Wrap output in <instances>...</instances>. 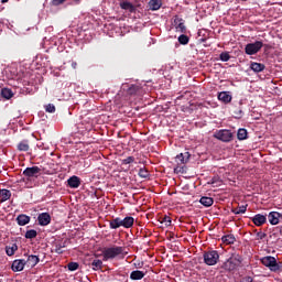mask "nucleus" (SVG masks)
<instances>
[{
  "mask_svg": "<svg viewBox=\"0 0 282 282\" xmlns=\"http://www.w3.org/2000/svg\"><path fill=\"white\" fill-rule=\"evenodd\" d=\"M243 263V257L239 253H232L221 265L223 270L226 272H235L237 268H241Z\"/></svg>",
  "mask_w": 282,
  "mask_h": 282,
  "instance_id": "f257e3e1",
  "label": "nucleus"
},
{
  "mask_svg": "<svg viewBox=\"0 0 282 282\" xmlns=\"http://www.w3.org/2000/svg\"><path fill=\"white\" fill-rule=\"evenodd\" d=\"M102 254H104V261H109V259H116V257H120V254H124V247L112 246L110 248H106Z\"/></svg>",
  "mask_w": 282,
  "mask_h": 282,
  "instance_id": "f03ea898",
  "label": "nucleus"
},
{
  "mask_svg": "<svg viewBox=\"0 0 282 282\" xmlns=\"http://www.w3.org/2000/svg\"><path fill=\"white\" fill-rule=\"evenodd\" d=\"M262 47H263V42L256 41V42L249 43L245 46V53L248 56H254V54H259V52H261Z\"/></svg>",
  "mask_w": 282,
  "mask_h": 282,
  "instance_id": "7ed1b4c3",
  "label": "nucleus"
},
{
  "mask_svg": "<svg viewBox=\"0 0 282 282\" xmlns=\"http://www.w3.org/2000/svg\"><path fill=\"white\" fill-rule=\"evenodd\" d=\"M214 138H216V140H220V142H232V138H235V135L230 130L223 129L216 131L214 133Z\"/></svg>",
  "mask_w": 282,
  "mask_h": 282,
  "instance_id": "20e7f679",
  "label": "nucleus"
},
{
  "mask_svg": "<svg viewBox=\"0 0 282 282\" xmlns=\"http://www.w3.org/2000/svg\"><path fill=\"white\" fill-rule=\"evenodd\" d=\"M262 265H265V268L270 269L272 272H276L279 270V263L276 262V258L272 256H267L261 258Z\"/></svg>",
  "mask_w": 282,
  "mask_h": 282,
  "instance_id": "39448f33",
  "label": "nucleus"
},
{
  "mask_svg": "<svg viewBox=\"0 0 282 282\" xmlns=\"http://www.w3.org/2000/svg\"><path fill=\"white\" fill-rule=\"evenodd\" d=\"M217 261H219V252L212 250L204 253L206 265H217Z\"/></svg>",
  "mask_w": 282,
  "mask_h": 282,
  "instance_id": "423d86ee",
  "label": "nucleus"
},
{
  "mask_svg": "<svg viewBox=\"0 0 282 282\" xmlns=\"http://www.w3.org/2000/svg\"><path fill=\"white\" fill-rule=\"evenodd\" d=\"M23 175H24V177H26V180L29 182H30V180H32V177L37 178L39 175H41V167H39V166L26 167L23 171Z\"/></svg>",
  "mask_w": 282,
  "mask_h": 282,
  "instance_id": "0eeeda50",
  "label": "nucleus"
},
{
  "mask_svg": "<svg viewBox=\"0 0 282 282\" xmlns=\"http://www.w3.org/2000/svg\"><path fill=\"white\" fill-rule=\"evenodd\" d=\"M184 23H185L184 19L180 18V15L174 17L173 25H174L176 32L186 34V25Z\"/></svg>",
  "mask_w": 282,
  "mask_h": 282,
  "instance_id": "6e6552de",
  "label": "nucleus"
},
{
  "mask_svg": "<svg viewBox=\"0 0 282 282\" xmlns=\"http://www.w3.org/2000/svg\"><path fill=\"white\" fill-rule=\"evenodd\" d=\"M67 243H69V239L55 240L53 242L54 252H56V254H63V248H67Z\"/></svg>",
  "mask_w": 282,
  "mask_h": 282,
  "instance_id": "1a4fd4ad",
  "label": "nucleus"
},
{
  "mask_svg": "<svg viewBox=\"0 0 282 282\" xmlns=\"http://www.w3.org/2000/svg\"><path fill=\"white\" fill-rule=\"evenodd\" d=\"M37 221L40 226H50L52 224V216L50 213H41L37 216Z\"/></svg>",
  "mask_w": 282,
  "mask_h": 282,
  "instance_id": "9d476101",
  "label": "nucleus"
},
{
  "mask_svg": "<svg viewBox=\"0 0 282 282\" xmlns=\"http://www.w3.org/2000/svg\"><path fill=\"white\" fill-rule=\"evenodd\" d=\"M26 265L25 259H18L12 262L11 270L13 272H23Z\"/></svg>",
  "mask_w": 282,
  "mask_h": 282,
  "instance_id": "9b49d317",
  "label": "nucleus"
},
{
  "mask_svg": "<svg viewBox=\"0 0 282 282\" xmlns=\"http://www.w3.org/2000/svg\"><path fill=\"white\" fill-rule=\"evenodd\" d=\"M281 217H282V215L279 212H270L268 215V219H269V223L271 224V226L279 225Z\"/></svg>",
  "mask_w": 282,
  "mask_h": 282,
  "instance_id": "f8f14e48",
  "label": "nucleus"
},
{
  "mask_svg": "<svg viewBox=\"0 0 282 282\" xmlns=\"http://www.w3.org/2000/svg\"><path fill=\"white\" fill-rule=\"evenodd\" d=\"M129 96H142V87L139 85L132 84L128 88Z\"/></svg>",
  "mask_w": 282,
  "mask_h": 282,
  "instance_id": "ddd939ff",
  "label": "nucleus"
},
{
  "mask_svg": "<svg viewBox=\"0 0 282 282\" xmlns=\"http://www.w3.org/2000/svg\"><path fill=\"white\" fill-rule=\"evenodd\" d=\"M144 276H147V272L140 270H135L130 273L131 281H142Z\"/></svg>",
  "mask_w": 282,
  "mask_h": 282,
  "instance_id": "4468645a",
  "label": "nucleus"
},
{
  "mask_svg": "<svg viewBox=\"0 0 282 282\" xmlns=\"http://www.w3.org/2000/svg\"><path fill=\"white\" fill-rule=\"evenodd\" d=\"M218 100L228 105L229 102H232V96L228 91H221L218 94Z\"/></svg>",
  "mask_w": 282,
  "mask_h": 282,
  "instance_id": "2eb2a0df",
  "label": "nucleus"
},
{
  "mask_svg": "<svg viewBox=\"0 0 282 282\" xmlns=\"http://www.w3.org/2000/svg\"><path fill=\"white\" fill-rule=\"evenodd\" d=\"M40 261L41 259L39 258V256H34V254L29 256L28 259L25 260L26 265L29 268H35V265H39Z\"/></svg>",
  "mask_w": 282,
  "mask_h": 282,
  "instance_id": "dca6fc26",
  "label": "nucleus"
},
{
  "mask_svg": "<svg viewBox=\"0 0 282 282\" xmlns=\"http://www.w3.org/2000/svg\"><path fill=\"white\" fill-rule=\"evenodd\" d=\"M265 221H268V218L261 214H257L252 218V223L254 224V226H258V227L263 226V224H265Z\"/></svg>",
  "mask_w": 282,
  "mask_h": 282,
  "instance_id": "f3484780",
  "label": "nucleus"
},
{
  "mask_svg": "<svg viewBox=\"0 0 282 282\" xmlns=\"http://www.w3.org/2000/svg\"><path fill=\"white\" fill-rule=\"evenodd\" d=\"M250 69L254 72L256 74H259L265 69V64L257 63V62H251L250 63Z\"/></svg>",
  "mask_w": 282,
  "mask_h": 282,
  "instance_id": "a211bd4d",
  "label": "nucleus"
},
{
  "mask_svg": "<svg viewBox=\"0 0 282 282\" xmlns=\"http://www.w3.org/2000/svg\"><path fill=\"white\" fill-rule=\"evenodd\" d=\"M188 160H191L189 152H184V153H180L178 155H176L177 164H186V162H188Z\"/></svg>",
  "mask_w": 282,
  "mask_h": 282,
  "instance_id": "6ab92c4d",
  "label": "nucleus"
},
{
  "mask_svg": "<svg viewBox=\"0 0 282 282\" xmlns=\"http://www.w3.org/2000/svg\"><path fill=\"white\" fill-rule=\"evenodd\" d=\"M67 184H68L69 188H78V186H80V177H78L76 175L70 176L67 180Z\"/></svg>",
  "mask_w": 282,
  "mask_h": 282,
  "instance_id": "aec40b11",
  "label": "nucleus"
},
{
  "mask_svg": "<svg viewBox=\"0 0 282 282\" xmlns=\"http://www.w3.org/2000/svg\"><path fill=\"white\" fill-rule=\"evenodd\" d=\"M15 220L18 226H28V224L31 221V218L25 214H20Z\"/></svg>",
  "mask_w": 282,
  "mask_h": 282,
  "instance_id": "412c9836",
  "label": "nucleus"
},
{
  "mask_svg": "<svg viewBox=\"0 0 282 282\" xmlns=\"http://www.w3.org/2000/svg\"><path fill=\"white\" fill-rule=\"evenodd\" d=\"M149 10H152V12H155L162 8V0H150L149 3Z\"/></svg>",
  "mask_w": 282,
  "mask_h": 282,
  "instance_id": "4be33fe9",
  "label": "nucleus"
},
{
  "mask_svg": "<svg viewBox=\"0 0 282 282\" xmlns=\"http://www.w3.org/2000/svg\"><path fill=\"white\" fill-rule=\"evenodd\" d=\"M109 226L111 230H118V228L122 227V218L117 217L109 221Z\"/></svg>",
  "mask_w": 282,
  "mask_h": 282,
  "instance_id": "5701e85b",
  "label": "nucleus"
},
{
  "mask_svg": "<svg viewBox=\"0 0 282 282\" xmlns=\"http://www.w3.org/2000/svg\"><path fill=\"white\" fill-rule=\"evenodd\" d=\"M221 241L226 246H231L232 243H235V241H237V238H235V235L229 234V235L223 236Z\"/></svg>",
  "mask_w": 282,
  "mask_h": 282,
  "instance_id": "b1692460",
  "label": "nucleus"
},
{
  "mask_svg": "<svg viewBox=\"0 0 282 282\" xmlns=\"http://www.w3.org/2000/svg\"><path fill=\"white\" fill-rule=\"evenodd\" d=\"M199 204H202L206 208H209V206H213V204H215V199H213V197L203 196L199 199Z\"/></svg>",
  "mask_w": 282,
  "mask_h": 282,
  "instance_id": "393cba45",
  "label": "nucleus"
},
{
  "mask_svg": "<svg viewBox=\"0 0 282 282\" xmlns=\"http://www.w3.org/2000/svg\"><path fill=\"white\" fill-rule=\"evenodd\" d=\"M12 197V192L10 189H0V202L3 204V202H8Z\"/></svg>",
  "mask_w": 282,
  "mask_h": 282,
  "instance_id": "a878e982",
  "label": "nucleus"
},
{
  "mask_svg": "<svg viewBox=\"0 0 282 282\" xmlns=\"http://www.w3.org/2000/svg\"><path fill=\"white\" fill-rule=\"evenodd\" d=\"M135 219L131 216H127L124 219H121V226L123 228H131L134 224Z\"/></svg>",
  "mask_w": 282,
  "mask_h": 282,
  "instance_id": "bb28decb",
  "label": "nucleus"
},
{
  "mask_svg": "<svg viewBox=\"0 0 282 282\" xmlns=\"http://www.w3.org/2000/svg\"><path fill=\"white\" fill-rule=\"evenodd\" d=\"M121 10H128V12H135V6L129 1L120 2Z\"/></svg>",
  "mask_w": 282,
  "mask_h": 282,
  "instance_id": "cd10ccee",
  "label": "nucleus"
},
{
  "mask_svg": "<svg viewBox=\"0 0 282 282\" xmlns=\"http://www.w3.org/2000/svg\"><path fill=\"white\" fill-rule=\"evenodd\" d=\"M17 250H19V246L17 243L6 247V253L8 257H14V252H17Z\"/></svg>",
  "mask_w": 282,
  "mask_h": 282,
  "instance_id": "c85d7f7f",
  "label": "nucleus"
},
{
  "mask_svg": "<svg viewBox=\"0 0 282 282\" xmlns=\"http://www.w3.org/2000/svg\"><path fill=\"white\" fill-rule=\"evenodd\" d=\"M14 96V93H12V89L10 88H2L1 89V97L6 98V100H10Z\"/></svg>",
  "mask_w": 282,
  "mask_h": 282,
  "instance_id": "c756f323",
  "label": "nucleus"
},
{
  "mask_svg": "<svg viewBox=\"0 0 282 282\" xmlns=\"http://www.w3.org/2000/svg\"><path fill=\"white\" fill-rule=\"evenodd\" d=\"M246 210H248V205H242L236 208H231V213H234V215H243L246 214Z\"/></svg>",
  "mask_w": 282,
  "mask_h": 282,
  "instance_id": "7c9ffc66",
  "label": "nucleus"
},
{
  "mask_svg": "<svg viewBox=\"0 0 282 282\" xmlns=\"http://www.w3.org/2000/svg\"><path fill=\"white\" fill-rule=\"evenodd\" d=\"M208 184H212L214 188H217L224 184V181H221V177L219 176H214Z\"/></svg>",
  "mask_w": 282,
  "mask_h": 282,
  "instance_id": "2f4dec72",
  "label": "nucleus"
},
{
  "mask_svg": "<svg viewBox=\"0 0 282 282\" xmlns=\"http://www.w3.org/2000/svg\"><path fill=\"white\" fill-rule=\"evenodd\" d=\"M238 140H248V130L240 128L237 132Z\"/></svg>",
  "mask_w": 282,
  "mask_h": 282,
  "instance_id": "473e14b6",
  "label": "nucleus"
},
{
  "mask_svg": "<svg viewBox=\"0 0 282 282\" xmlns=\"http://www.w3.org/2000/svg\"><path fill=\"white\" fill-rule=\"evenodd\" d=\"M39 232L35 229L26 230L24 237L25 239H36Z\"/></svg>",
  "mask_w": 282,
  "mask_h": 282,
  "instance_id": "72a5a7b5",
  "label": "nucleus"
},
{
  "mask_svg": "<svg viewBox=\"0 0 282 282\" xmlns=\"http://www.w3.org/2000/svg\"><path fill=\"white\" fill-rule=\"evenodd\" d=\"M189 41H191V37H188V35L186 34H182L178 36V43L181 45H188Z\"/></svg>",
  "mask_w": 282,
  "mask_h": 282,
  "instance_id": "f704fd0d",
  "label": "nucleus"
},
{
  "mask_svg": "<svg viewBox=\"0 0 282 282\" xmlns=\"http://www.w3.org/2000/svg\"><path fill=\"white\" fill-rule=\"evenodd\" d=\"M18 151H30V143L22 141L18 144Z\"/></svg>",
  "mask_w": 282,
  "mask_h": 282,
  "instance_id": "c9c22d12",
  "label": "nucleus"
},
{
  "mask_svg": "<svg viewBox=\"0 0 282 282\" xmlns=\"http://www.w3.org/2000/svg\"><path fill=\"white\" fill-rule=\"evenodd\" d=\"M91 268H93V270H102V260H98V259H96V260H94L93 262H91Z\"/></svg>",
  "mask_w": 282,
  "mask_h": 282,
  "instance_id": "e433bc0d",
  "label": "nucleus"
},
{
  "mask_svg": "<svg viewBox=\"0 0 282 282\" xmlns=\"http://www.w3.org/2000/svg\"><path fill=\"white\" fill-rule=\"evenodd\" d=\"M67 268H68L69 272H76V270H78V268H80V264H78V262H69L67 264Z\"/></svg>",
  "mask_w": 282,
  "mask_h": 282,
  "instance_id": "4c0bfd02",
  "label": "nucleus"
},
{
  "mask_svg": "<svg viewBox=\"0 0 282 282\" xmlns=\"http://www.w3.org/2000/svg\"><path fill=\"white\" fill-rule=\"evenodd\" d=\"M219 58L223 61V63H228V61H230V53L223 52L220 53Z\"/></svg>",
  "mask_w": 282,
  "mask_h": 282,
  "instance_id": "58836bf2",
  "label": "nucleus"
},
{
  "mask_svg": "<svg viewBox=\"0 0 282 282\" xmlns=\"http://www.w3.org/2000/svg\"><path fill=\"white\" fill-rule=\"evenodd\" d=\"M139 177H142L143 180H147V177H149V171L144 167H141L139 170Z\"/></svg>",
  "mask_w": 282,
  "mask_h": 282,
  "instance_id": "ea45409f",
  "label": "nucleus"
},
{
  "mask_svg": "<svg viewBox=\"0 0 282 282\" xmlns=\"http://www.w3.org/2000/svg\"><path fill=\"white\" fill-rule=\"evenodd\" d=\"M45 111L47 113H54L56 111V106H54L53 104H48L45 106Z\"/></svg>",
  "mask_w": 282,
  "mask_h": 282,
  "instance_id": "a19ab883",
  "label": "nucleus"
},
{
  "mask_svg": "<svg viewBox=\"0 0 282 282\" xmlns=\"http://www.w3.org/2000/svg\"><path fill=\"white\" fill-rule=\"evenodd\" d=\"M161 224H165V226H171V217L164 216L163 218H161Z\"/></svg>",
  "mask_w": 282,
  "mask_h": 282,
  "instance_id": "79ce46f5",
  "label": "nucleus"
},
{
  "mask_svg": "<svg viewBox=\"0 0 282 282\" xmlns=\"http://www.w3.org/2000/svg\"><path fill=\"white\" fill-rule=\"evenodd\" d=\"M234 113H235V118H237L238 120L243 118V110L241 109L234 111Z\"/></svg>",
  "mask_w": 282,
  "mask_h": 282,
  "instance_id": "37998d69",
  "label": "nucleus"
},
{
  "mask_svg": "<svg viewBox=\"0 0 282 282\" xmlns=\"http://www.w3.org/2000/svg\"><path fill=\"white\" fill-rule=\"evenodd\" d=\"M133 162H135V158L133 156H128L123 160V164H133Z\"/></svg>",
  "mask_w": 282,
  "mask_h": 282,
  "instance_id": "c03bdc74",
  "label": "nucleus"
},
{
  "mask_svg": "<svg viewBox=\"0 0 282 282\" xmlns=\"http://www.w3.org/2000/svg\"><path fill=\"white\" fill-rule=\"evenodd\" d=\"M67 0H52V6H63Z\"/></svg>",
  "mask_w": 282,
  "mask_h": 282,
  "instance_id": "a18cd8bd",
  "label": "nucleus"
},
{
  "mask_svg": "<svg viewBox=\"0 0 282 282\" xmlns=\"http://www.w3.org/2000/svg\"><path fill=\"white\" fill-rule=\"evenodd\" d=\"M133 265H134V268H137V269H142V268H144V262H142V261H137V262L133 263Z\"/></svg>",
  "mask_w": 282,
  "mask_h": 282,
  "instance_id": "49530a36",
  "label": "nucleus"
},
{
  "mask_svg": "<svg viewBox=\"0 0 282 282\" xmlns=\"http://www.w3.org/2000/svg\"><path fill=\"white\" fill-rule=\"evenodd\" d=\"M257 237L260 239H265V237H268V235L263 231H259V232H257Z\"/></svg>",
  "mask_w": 282,
  "mask_h": 282,
  "instance_id": "de8ad7c7",
  "label": "nucleus"
},
{
  "mask_svg": "<svg viewBox=\"0 0 282 282\" xmlns=\"http://www.w3.org/2000/svg\"><path fill=\"white\" fill-rule=\"evenodd\" d=\"M240 282H254V281L252 280V276H245L240 280Z\"/></svg>",
  "mask_w": 282,
  "mask_h": 282,
  "instance_id": "09e8293b",
  "label": "nucleus"
},
{
  "mask_svg": "<svg viewBox=\"0 0 282 282\" xmlns=\"http://www.w3.org/2000/svg\"><path fill=\"white\" fill-rule=\"evenodd\" d=\"M78 64L76 63V62H74L73 64H72V67L74 68V69H76V66H77Z\"/></svg>",
  "mask_w": 282,
  "mask_h": 282,
  "instance_id": "8fccbe9b",
  "label": "nucleus"
},
{
  "mask_svg": "<svg viewBox=\"0 0 282 282\" xmlns=\"http://www.w3.org/2000/svg\"><path fill=\"white\" fill-rule=\"evenodd\" d=\"M74 3H75L76 6H79L80 0H74Z\"/></svg>",
  "mask_w": 282,
  "mask_h": 282,
  "instance_id": "3c124183",
  "label": "nucleus"
},
{
  "mask_svg": "<svg viewBox=\"0 0 282 282\" xmlns=\"http://www.w3.org/2000/svg\"><path fill=\"white\" fill-rule=\"evenodd\" d=\"M10 0H1V3H8Z\"/></svg>",
  "mask_w": 282,
  "mask_h": 282,
  "instance_id": "603ef678",
  "label": "nucleus"
},
{
  "mask_svg": "<svg viewBox=\"0 0 282 282\" xmlns=\"http://www.w3.org/2000/svg\"><path fill=\"white\" fill-rule=\"evenodd\" d=\"M280 235L282 236V226L280 227Z\"/></svg>",
  "mask_w": 282,
  "mask_h": 282,
  "instance_id": "864d4df0",
  "label": "nucleus"
},
{
  "mask_svg": "<svg viewBox=\"0 0 282 282\" xmlns=\"http://www.w3.org/2000/svg\"><path fill=\"white\" fill-rule=\"evenodd\" d=\"M0 282H1V280H0Z\"/></svg>",
  "mask_w": 282,
  "mask_h": 282,
  "instance_id": "5fc2aeb1",
  "label": "nucleus"
}]
</instances>
